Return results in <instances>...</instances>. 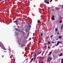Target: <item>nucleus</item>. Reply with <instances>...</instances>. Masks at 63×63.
I'll return each instance as SVG.
<instances>
[{
    "label": "nucleus",
    "instance_id": "f257e3e1",
    "mask_svg": "<svg viewBox=\"0 0 63 63\" xmlns=\"http://www.w3.org/2000/svg\"><path fill=\"white\" fill-rule=\"evenodd\" d=\"M31 28V26L30 25V24L29 23L28 26H27V28L29 29L30 30V28Z\"/></svg>",
    "mask_w": 63,
    "mask_h": 63
},
{
    "label": "nucleus",
    "instance_id": "f03ea898",
    "mask_svg": "<svg viewBox=\"0 0 63 63\" xmlns=\"http://www.w3.org/2000/svg\"><path fill=\"white\" fill-rule=\"evenodd\" d=\"M0 47H1L2 48L4 47V45L1 43H0Z\"/></svg>",
    "mask_w": 63,
    "mask_h": 63
},
{
    "label": "nucleus",
    "instance_id": "7ed1b4c3",
    "mask_svg": "<svg viewBox=\"0 0 63 63\" xmlns=\"http://www.w3.org/2000/svg\"><path fill=\"white\" fill-rule=\"evenodd\" d=\"M51 19L52 20H55V19L54 18V15H53L51 17Z\"/></svg>",
    "mask_w": 63,
    "mask_h": 63
},
{
    "label": "nucleus",
    "instance_id": "20e7f679",
    "mask_svg": "<svg viewBox=\"0 0 63 63\" xmlns=\"http://www.w3.org/2000/svg\"><path fill=\"white\" fill-rule=\"evenodd\" d=\"M62 43V41L60 42L59 41H58L57 43V44L56 46H57L58 45V44H59V43Z\"/></svg>",
    "mask_w": 63,
    "mask_h": 63
},
{
    "label": "nucleus",
    "instance_id": "39448f33",
    "mask_svg": "<svg viewBox=\"0 0 63 63\" xmlns=\"http://www.w3.org/2000/svg\"><path fill=\"white\" fill-rule=\"evenodd\" d=\"M20 47H23L24 46V45H22L21 44H20Z\"/></svg>",
    "mask_w": 63,
    "mask_h": 63
},
{
    "label": "nucleus",
    "instance_id": "423d86ee",
    "mask_svg": "<svg viewBox=\"0 0 63 63\" xmlns=\"http://www.w3.org/2000/svg\"><path fill=\"white\" fill-rule=\"evenodd\" d=\"M15 29H16V31H18V32H20V31H19V30L18 29H16L15 28Z\"/></svg>",
    "mask_w": 63,
    "mask_h": 63
},
{
    "label": "nucleus",
    "instance_id": "0eeeda50",
    "mask_svg": "<svg viewBox=\"0 0 63 63\" xmlns=\"http://www.w3.org/2000/svg\"><path fill=\"white\" fill-rule=\"evenodd\" d=\"M22 33L23 34V37H24V36L25 35V33L24 32H22Z\"/></svg>",
    "mask_w": 63,
    "mask_h": 63
},
{
    "label": "nucleus",
    "instance_id": "6e6552de",
    "mask_svg": "<svg viewBox=\"0 0 63 63\" xmlns=\"http://www.w3.org/2000/svg\"><path fill=\"white\" fill-rule=\"evenodd\" d=\"M53 50L51 51V52H49V55H51V54L52 53V51Z\"/></svg>",
    "mask_w": 63,
    "mask_h": 63
},
{
    "label": "nucleus",
    "instance_id": "1a4fd4ad",
    "mask_svg": "<svg viewBox=\"0 0 63 63\" xmlns=\"http://www.w3.org/2000/svg\"><path fill=\"white\" fill-rule=\"evenodd\" d=\"M49 57H49L48 58V59L47 60V61H48V62L49 61Z\"/></svg>",
    "mask_w": 63,
    "mask_h": 63
},
{
    "label": "nucleus",
    "instance_id": "9d476101",
    "mask_svg": "<svg viewBox=\"0 0 63 63\" xmlns=\"http://www.w3.org/2000/svg\"><path fill=\"white\" fill-rule=\"evenodd\" d=\"M59 23H61L62 22V20H60V21L59 22Z\"/></svg>",
    "mask_w": 63,
    "mask_h": 63
},
{
    "label": "nucleus",
    "instance_id": "9b49d317",
    "mask_svg": "<svg viewBox=\"0 0 63 63\" xmlns=\"http://www.w3.org/2000/svg\"><path fill=\"white\" fill-rule=\"evenodd\" d=\"M51 9H54V8H55V7H53V6H52V7H51Z\"/></svg>",
    "mask_w": 63,
    "mask_h": 63
},
{
    "label": "nucleus",
    "instance_id": "f8f14e48",
    "mask_svg": "<svg viewBox=\"0 0 63 63\" xmlns=\"http://www.w3.org/2000/svg\"><path fill=\"white\" fill-rule=\"evenodd\" d=\"M62 53H60V55H59V56H62Z\"/></svg>",
    "mask_w": 63,
    "mask_h": 63
},
{
    "label": "nucleus",
    "instance_id": "ddd939ff",
    "mask_svg": "<svg viewBox=\"0 0 63 63\" xmlns=\"http://www.w3.org/2000/svg\"><path fill=\"white\" fill-rule=\"evenodd\" d=\"M28 29H25V31L26 32H28Z\"/></svg>",
    "mask_w": 63,
    "mask_h": 63
},
{
    "label": "nucleus",
    "instance_id": "4468645a",
    "mask_svg": "<svg viewBox=\"0 0 63 63\" xmlns=\"http://www.w3.org/2000/svg\"><path fill=\"white\" fill-rule=\"evenodd\" d=\"M49 58L50 60H49V62H50V60H51V57H49Z\"/></svg>",
    "mask_w": 63,
    "mask_h": 63
},
{
    "label": "nucleus",
    "instance_id": "2eb2a0df",
    "mask_svg": "<svg viewBox=\"0 0 63 63\" xmlns=\"http://www.w3.org/2000/svg\"><path fill=\"white\" fill-rule=\"evenodd\" d=\"M63 25L61 27V30H62V29L63 28Z\"/></svg>",
    "mask_w": 63,
    "mask_h": 63
},
{
    "label": "nucleus",
    "instance_id": "dca6fc26",
    "mask_svg": "<svg viewBox=\"0 0 63 63\" xmlns=\"http://www.w3.org/2000/svg\"><path fill=\"white\" fill-rule=\"evenodd\" d=\"M33 60V58H32L31 60V62Z\"/></svg>",
    "mask_w": 63,
    "mask_h": 63
},
{
    "label": "nucleus",
    "instance_id": "f3484780",
    "mask_svg": "<svg viewBox=\"0 0 63 63\" xmlns=\"http://www.w3.org/2000/svg\"><path fill=\"white\" fill-rule=\"evenodd\" d=\"M61 62L62 63H63V59H62Z\"/></svg>",
    "mask_w": 63,
    "mask_h": 63
},
{
    "label": "nucleus",
    "instance_id": "a211bd4d",
    "mask_svg": "<svg viewBox=\"0 0 63 63\" xmlns=\"http://www.w3.org/2000/svg\"><path fill=\"white\" fill-rule=\"evenodd\" d=\"M62 37V36H59V39H60V38H61Z\"/></svg>",
    "mask_w": 63,
    "mask_h": 63
},
{
    "label": "nucleus",
    "instance_id": "6ab92c4d",
    "mask_svg": "<svg viewBox=\"0 0 63 63\" xmlns=\"http://www.w3.org/2000/svg\"><path fill=\"white\" fill-rule=\"evenodd\" d=\"M36 57H34V59H33L34 60H35V59H36Z\"/></svg>",
    "mask_w": 63,
    "mask_h": 63
},
{
    "label": "nucleus",
    "instance_id": "aec40b11",
    "mask_svg": "<svg viewBox=\"0 0 63 63\" xmlns=\"http://www.w3.org/2000/svg\"><path fill=\"white\" fill-rule=\"evenodd\" d=\"M48 38H49V36H47V37L46 38V39H48Z\"/></svg>",
    "mask_w": 63,
    "mask_h": 63
},
{
    "label": "nucleus",
    "instance_id": "412c9836",
    "mask_svg": "<svg viewBox=\"0 0 63 63\" xmlns=\"http://www.w3.org/2000/svg\"><path fill=\"white\" fill-rule=\"evenodd\" d=\"M43 34L42 33H41V36H43Z\"/></svg>",
    "mask_w": 63,
    "mask_h": 63
},
{
    "label": "nucleus",
    "instance_id": "4be33fe9",
    "mask_svg": "<svg viewBox=\"0 0 63 63\" xmlns=\"http://www.w3.org/2000/svg\"><path fill=\"white\" fill-rule=\"evenodd\" d=\"M41 52H39V53H38V54H41Z\"/></svg>",
    "mask_w": 63,
    "mask_h": 63
},
{
    "label": "nucleus",
    "instance_id": "5701e85b",
    "mask_svg": "<svg viewBox=\"0 0 63 63\" xmlns=\"http://www.w3.org/2000/svg\"><path fill=\"white\" fill-rule=\"evenodd\" d=\"M36 26H37L36 27V29H37V28L38 27V24H37Z\"/></svg>",
    "mask_w": 63,
    "mask_h": 63
},
{
    "label": "nucleus",
    "instance_id": "b1692460",
    "mask_svg": "<svg viewBox=\"0 0 63 63\" xmlns=\"http://www.w3.org/2000/svg\"><path fill=\"white\" fill-rule=\"evenodd\" d=\"M57 28H56L55 29V31H57Z\"/></svg>",
    "mask_w": 63,
    "mask_h": 63
},
{
    "label": "nucleus",
    "instance_id": "393cba45",
    "mask_svg": "<svg viewBox=\"0 0 63 63\" xmlns=\"http://www.w3.org/2000/svg\"><path fill=\"white\" fill-rule=\"evenodd\" d=\"M47 3L48 4H49V2L48 1H47Z\"/></svg>",
    "mask_w": 63,
    "mask_h": 63
},
{
    "label": "nucleus",
    "instance_id": "a878e982",
    "mask_svg": "<svg viewBox=\"0 0 63 63\" xmlns=\"http://www.w3.org/2000/svg\"><path fill=\"white\" fill-rule=\"evenodd\" d=\"M36 55H36V53H35V55L34 57H36Z\"/></svg>",
    "mask_w": 63,
    "mask_h": 63
},
{
    "label": "nucleus",
    "instance_id": "bb28decb",
    "mask_svg": "<svg viewBox=\"0 0 63 63\" xmlns=\"http://www.w3.org/2000/svg\"><path fill=\"white\" fill-rule=\"evenodd\" d=\"M48 44H50V42H49V41H48Z\"/></svg>",
    "mask_w": 63,
    "mask_h": 63
},
{
    "label": "nucleus",
    "instance_id": "cd10ccee",
    "mask_svg": "<svg viewBox=\"0 0 63 63\" xmlns=\"http://www.w3.org/2000/svg\"><path fill=\"white\" fill-rule=\"evenodd\" d=\"M18 22V20H16V21H15L16 22Z\"/></svg>",
    "mask_w": 63,
    "mask_h": 63
},
{
    "label": "nucleus",
    "instance_id": "c85d7f7f",
    "mask_svg": "<svg viewBox=\"0 0 63 63\" xmlns=\"http://www.w3.org/2000/svg\"><path fill=\"white\" fill-rule=\"evenodd\" d=\"M39 53H36V55H39Z\"/></svg>",
    "mask_w": 63,
    "mask_h": 63
},
{
    "label": "nucleus",
    "instance_id": "c756f323",
    "mask_svg": "<svg viewBox=\"0 0 63 63\" xmlns=\"http://www.w3.org/2000/svg\"><path fill=\"white\" fill-rule=\"evenodd\" d=\"M53 35H51L50 36V37H53Z\"/></svg>",
    "mask_w": 63,
    "mask_h": 63
},
{
    "label": "nucleus",
    "instance_id": "7c9ffc66",
    "mask_svg": "<svg viewBox=\"0 0 63 63\" xmlns=\"http://www.w3.org/2000/svg\"><path fill=\"white\" fill-rule=\"evenodd\" d=\"M4 57V55H2H2L1 56V57Z\"/></svg>",
    "mask_w": 63,
    "mask_h": 63
},
{
    "label": "nucleus",
    "instance_id": "2f4dec72",
    "mask_svg": "<svg viewBox=\"0 0 63 63\" xmlns=\"http://www.w3.org/2000/svg\"><path fill=\"white\" fill-rule=\"evenodd\" d=\"M37 22H38V23H40V21H37Z\"/></svg>",
    "mask_w": 63,
    "mask_h": 63
},
{
    "label": "nucleus",
    "instance_id": "473e14b6",
    "mask_svg": "<svg viewBox=\"0 0 63 63\" xmlns=\"http://www.w3.org/2000/svg\"><path fill=\"white\" fill-rule=\"evenodd\" d=\"M52 0H51L50 1V2H52Z\"/></svg>",
    "mask_w": 63,
    "mask_h": 63
},
{
    "label": "nucleus",
    "instance_id": "72a5a7b5",
    "mask_svg": "<svg viewBox=\"0 0 63 63\" xmlns=\"http://www.w3.org/2000/svg\"><path fill=\"white\" fill-rule=\"evenodd\" d=\"M3 49H4V50H6V49L5 48H3Z\"/></svg>",
    "mask_w": 63,
    "mask_h": 63
},
{
    "label": "nucleus",
    "instance_id": "f704fd0d",
    "mask_svg": "<svg viewBox=\"0 0 63 63\" xmlns=\"http://www.w3.org/2000/svg\"><path fill=\"white\" fill-rule=\"evenodd\" d=\"M45 1H50V0H45Z\"/></svg>",
    "mask_w": 63,
    "mask_h": 63
},
{
    "label": "nucleus",
    "instance_id": "c9c22d12",
    "mask_svg": "<svg viewBox=\"0 0 63 63\" xmlns=\"http://www.w3.org/2000/svg\"><path fill=\"white\" fill-rule=\"evenodd\" d=\"M63 5H62V6L61 7L62 8H63Z\"/></svg>",
    "mask_w": 63,
    "mask_h": 63
},
{
    "label": "nucleus",
    "instance_id": "e433bc0d",
    "mask_svg": "<svg viewBox=\"0 0 63 63\" xmlns=\"http://www.w3.org/2000/svg\"><path fill=\"white\" fill-rule=\"evenodd\" d=\"M57 34H60L59 33H58V32L57 33Z\"/></svg>",
    "mask_w": 63,
    "mask_h": 63
},
{
    "label": "nucleus",
    "instance_id": "4c0bfd02",
    "mask_svg": "<svg viewBox=\"0 0 63 63\" xmlns=\"http://www.w3.org/2000/svg\"><path fill=\"white\" fill-rule=\"evenodd\" d=\"M17 27H18V28H19V26H18Z\"/></svg>",
    "mask_w": 63,
    "mask_h": 63
},
{
    "label": "nucleus",
    "instance_id": "58836bf2",
    "mask_svg": "<svg viewBox=\"0 0 63 63\" xmlns=\"http://www.w3.org/2000/svg\"><path fill=\"white\" fill-rule=\"evenodd\" d=\"M45 47H47V46H46Z\"/></svg>",
    "mask_w": 63,
    "mask_h": 63
},
{
    "label": "nucleus",
    "instance_id": "ea45409f",
    "mask_svg": "<svg viewBox=\"0 0 63 63\" xmlns=\"http://www.w3.org/2000/svg\"><path fill=\"white\" fill-rule=\"evenodd\" d=\"M54 43V42H52V43Z\"/></svg>",
    "mask_w": 63,
    "mask_h": 63
},
{
    "label": "nucleus",
    "instance_id": "a19ab883",
    "mask_svg": "<svg viewBox=\"0 0 63 63\" xmlns=\"http://www.w3.org/2000/svg\"><path fill=\"white\" fill-rule=\"evenodd\" d=\"M49 48V47H48V48Z\"/></svg>",
    "mask_w": 63,
    "mask_h": 63
},
{
    "label": "nucleus",
    "instance_id": "79ce46f5",
    "mask_svg": "<svg viewBox=\"0 0 63 63\" xmlns=\"http://www.w3.org/2000/svg\"><path fill=\"white\" fill-rule=\"evenodd\" d=\"M33 53H35H35H35V52H33Z\"/></svg>",
    "mask_w": 63,
    "mask_h": 63
},
{
    "label": "nucleus",
    "instance_id": "37998d69",
    "mask_svg": "<svg viewBox=\"0 0 63 63\" xmlns=\"http://www.w3.org/2000/svg\"><path fill=\"white\" fill-rule=\"evenodd\" d=\"M42 56H43V54L42 53Z\"/></svg>",
    "mask_w": 63,
    "mask_h": 63
},
{
    "label": "nucleus",
    "instance_id": "c03bdc74",
    "mask_svg": "<svg viewBox=\"0 0 63 63\" xmlns=\"http://www.w3.org/2000/svg\"><path fill=\"white\" fill-rule=\"evenodd\" d=\"M30 40H31V38H30Z\"/></svg>",
    "mask_w": 63,
    "mask_h": 63
},
{
    "label": "nucleus",
    "instance_id": "a18cd8bd",
    "mask_svg": "<svg viewBox=\"0 0 63 63\" xmlns=\"http://www.w3.org/2000/svg\"><path fill=\"white\" fill-rule=\"evenodd\" d=\"M44 11V10H42V11Z\"/></svg>",
    "mask_w": 63,
    "mask_h": 63
},
{
    "label": "nucleus",
    "instance_id": "49530a36",
    "mask_svg": "<svg viewBox=\"0 0 63 63\" xmlns=\"http://www.w3.org/2000/svg\"><path fill=\"white\" fill-rule=\"evenodd\" d=\"M9 47V48L10 49V47Z\"/></svg>",
    "mask_w": 63,
    "mask_h": 63
},
{
    "label": "nucleus",
    "instance_id": "de8ad7c7",
    "mask_svg": "<svg viewBox=\"0 0 63 63\" xmlns=\"http://www.w3.org/2000/svg\"><path fill=\"white\" fill-rule=\"evenodd\" d=\"M31 1H32V0H31Z\"/></svg>",
    "mask_w": 63,
    "mask_h": 63
},
{
    "label": "nucleus",
    "instance_id": "09e8293b",
    "mask_svg": "<svg viewBox=\"0 0 63 63\" xmlns=\"http://www.w3.org/2000/svg\"><path fill=\"white\" fill-rule=\"evenodd\" d=\"M40 42H39V43H40Z\"/></svg>",
    "mask_w": 63,
    "mask_h": 63
}]
</instances>
